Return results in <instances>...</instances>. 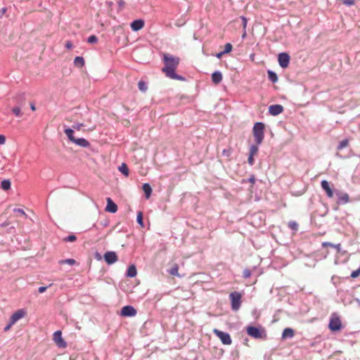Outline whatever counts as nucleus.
I'll return each mask as SVG.
<instances>
[{
	"label": "nucleus",
	"instance_id": "f257e3e1",
	"mask_svg": "<svg viewBox=\"0 0 360 360\" xmlns=\"http://www.w3.org/2000/svg\"><path fill=\"white\" fill-rule=\"evenodd\" d=\"M162 61L164 63V67L162 68V71L167 77L179 81L186 80L184 77L177 75L175 72L180 63V58L179 57L174 56L169 53H163Z\"/></svg>",
	"mask_w": 360,
	"mask_h": 360
},
{
	"label": "nucleus",
	"instance_id": "f03ea898",
	"mask_svg": "<svg viewBox=\"0 0 360 360\" xmlns=\"http://www.w3.org/2000/svg\"><path fill=\"white\" fill-rule=\"evenodd\" d=\"M265 124L262 122H256L252 128V134L255 141L257 145H260L264 138Z\"/></svg>",
	"mask_w": 360,
	"mask_h": 360
},
{
	"label": "nucleus",
	"instance_id": "7ed1b4c3",
	"mask_svg": "<svg viewBox=\"0 0 360 360\" xmlns=\"http://www.w3.org/2000/svg\"><path fill=\"white\" fill-rule=\"evenodd\" d=\"M342 327V322L340 321V317L335 313H333L330 317V322L328 324L329 329L332 332H337L340 330Z\"/></svg>",
	"mask_w": 360,
	"mask_h": 360
},
{
	"label": "nucleus",
	"instance_id": "20e7f679",
	"mask_svg": "<svg viewBox=\"0 0 360 360\" xmlns=\"http://www.w3.org/2000/svg\"><path fill=\"white\" fill-rule=\"evenodd\" d=\"M229 297L231 302V309L233 311H237L239 309L241 305V298L242 295L238 292H233L229 295Z\"/></svg>",
	"mask_w": 360,
	"mask_h": 360
},
{
	"label": "nucleus",
	"instance_id": "39448f33",
	"mask_svg": "<svg viewBox=\"0 0 360 360\" xmlns=\"http://www.w3.org/2000/svg\"><path fill=\"white\" fill-rule=\"evenodd\" d=\"M213 333L220 339L224 345H229L231 344V338L228 333L223 332L217 328L213 330Z\"/></svg>",
	"mask_w": 360,
	"mask_h": 360
},
{
	"label": "nucleus",
	"instance_id": "423d86ee",
	"mask_svg": "<svg viewBox=\"0 0 360 360\" xmlns=\"http://www.w3.org/2000/svg\"><path fill=\"white\" fill-rule=\"evenodd\" d=\"M246 331L248 335L254 338H261L262 336V330L259 327L249 326L246 328Z\"/></svg>",
	"mask_w": 360,
	"mask_h": 360
},
{
	"label": "nucleus",
	"instance_id": "0eeeda50",
	"mask_svg": "<svg viewBox=\"0 0 360 360\" xmlns=\"http://www.w3.org/2000/svg\"><path fill=\"white\" fill-rule=\"evenodd\" d=\"M290 59V58L289 54L285 52L280 53L278 56V64L282 68H286L288 67Z\"/></svg>",
	"mask_w": 360,
	"mask_h": 360
},
{
	"label": "nucleus",
	"instance_id": "6e6552de",
	"mask_svg": "<svg viewBox=\"0 0 360 360\" xmlns=\"http://www.w3.org/2000/svg\"><path fill=\"white\" fill-rule=\"evenodd\" d=\"M136 314V309L131 305L124 306L121 309V315L122 316L131 317V316H134Z\"/></svg>",
	"mask_w": 360,
	"mask_h": 360
},
{
	"label": "nucleus",
	"instance_id": "1a4fd4ad",
	"mask_svg": "<svg viewBox=\"0 0 360 360\" xmlns=\"http://www.w3.org/2000/svg\"><path fill=\"white\" fill-rule=\"evenodd\" d=\"M104 260L105 262L110 265L117 261V255L115 252L107 251L103 255Z\"/></svg>",
	"mask_w": 360,
	"mask_h": 360
},
{
	"label": "nucleus",
	"instance_id": "9d476101",
	"mask_svg": "<svg viewBox=\"0 0 360 360\" xmlns=\"http://www.w3.org/2000/svg\"><path fill=\"white\" fill-rule=\"evenodd\" d=\"M53 340L56 343L57 346L60 348H64L67 346V343L62 338V332L60 330H57L53 333Z\"/></svg>",
	"mask_w": 360,
	"mask_h": 360
},
{
	"label": "nucleus",
	"instance_id": "9b49d317",
	"mask_svg": "<svg viewBox=\"0 0 360 360\" xmlns=\"http://www.w3.org/2000/svg\"><path fill=\"white\" fill-rule=\"evenodd\" d=\"M321 186L328 198H331L333 197L334 193H335V191H333L330 186V183L327 180L321 181Z\"/></svg>",
	"mask_w": 360,
	"mask_h": 360
},
{
	"label": "nucleus",
	"instance_id": "f8f14e48",
	"mask_svg": "<svg viewBox=\"0 0 360 360\" xmlns=\"http://www.w3.org/2000/svg\"><path fill=\"white\" fill-rule=\"evenodd\" d=\"M335 195L338 197L337 203L339 205H344L349 201V196L346 193H342L340 191L336 190Z\"/></svg>",
	"mask_w": 360,
	"mask_h": 360
},
{
	"label": "nucleus",
	"instance_id": "ddd939ff",
	"mask_svg": "<svg viewBox=\"0 0 360 360\" xmlns=\"http://www.w3.org/2000/svg\"><path fill=\"white\" fill-rule=\"evenodd\" d=\"M13 100L15 102V106H19L22 108L26 105V98L24 93L17 94Z\"/></svg>",
	"mask_w": 360,
	"mask_h": 360
},
{
	"label": "nucleus",
	"instance_id": "4468645a",
	"mask_svg": "<svg viewBox=\"0 0 360 360\" xmlns=\"http://www.w3.org/2000/svg\"><path fill=\"white\" fill-rule=\"evenodd\" d=\"M107 205L105 208V211L110 213H115L117 211V205L115 203V202L110 198H106Z\"/></svg>",
	"mask_w": 360,
	"mask_h": 360
},
{
	"label": "nucleus",
	"instance_id": "2eb2a0df",
	"mask_svg": "<svg viewBox=\"0 0 360 360\" xmlns=\"http://www.w3.org/2000/svg\"><path fill=\"white\" fill-rule=\"evenodd\" d=\"M283 110V107L280 104H274L269 107V112L273 116H276L281 114Z\"/></svg>",
	"mask_w": 360,
	"mask_h": 360
},
{
	"label": "nucleus",
	"instance_id": "dca6fc26",
	"mask_svg": "<svg viewBox=\"0 0 360 360\" xmlns=\"http://www.w3.org/2000/svg\"><path fill=\"white\" fill-rule=\"evenodd\" d=\"M25 314V311L23 309H19L12 314L10 318L11 324L15 323L18 320L22 319Z\"/></svg>",
	"mask_w": 360,
	"mask_h": 360
},
{
	"label": "nucleus",
	"instance_id": "f3484780",
	"mask_svg": "<svg viewBox=\"0 0 360 360\" xmlns=\"http://www.w3.org/2000/svg\"><path fill=\"white\" fill-rule=\"evenodd\" d=\"M144 20L142 19L134 20L131 23V28L133 31H139L144 26Z\"/></svg>",
	"mask_w": 360,
	"mask_h": 360
},
{
	"label": "nucleus",
	"instance_id": "a211bd4d",
	"mask_svg": "<svg viewBox=\"0 0 360 360\" xmlns=\"http://www.w3.org/2000/svg\"><path fill=\"white\" fill-rule=\"evenodd\" d=\"M72 143L83 148H87L90 146L89 142L84 138H75V141Z\"/></svg>",
	"mask_w": 360,
	"mask_h": 360
},
{
	"label": "nucleus",
	"instance_id": "6ab92c4d",
	"mask_svg": "<svg viewBox=\"0 0 360 360\" xmlns=\"http://www.w3.org/2000/svg\"><path fill=\"white\" fill-rule=\"evenodd\" d=\"M295 335V331L291 328H285L282 333V338H292Z\"/></svg>",
	"mask_w": 360,
	"mask_h": 360
},
{
	"label": "nucleus",
	"instance_id": "aec40b11",
	"mask_svg": "<svg viewBox=\"0 0 360 360\" xmlns=\"http://www.w3.org/2000/svg\"><path fill=\"white\" fill-rule=\"evenodd\" d=\"M222 80V74L219 71H215L212 74V81L214 84H219Z\"/></svg>",
	"mask_w": 360,
	"mask_h": 360
},
{
	"label": "nucleus",
	"instance_id": "412c9836",
	"mask_svg": "<svg viewBox=\"0 0 360 360\" xmlns=\"http://www.w3.org/2000/svg\"><path fill=\"white\" fill-rule=\"evenodd\" d=\"M142 189L145 193L146 198L148 199L152 193V188L150 185L148 183H145L142 186Z\"/></svg>",
	"mask_w": 360,
	"mask_h": 360
},
{
	"label": "nucleus",
	"instance_id": "4be33fe9",
	"mask_svg": "<svg viewBox=\"0 0 360 360\" xmlns=\"http://www.w3.org/2000/svg\"><path fill=\"white\" fill-rule=\"evenodd\" d=\"M137 271L134 264L129 266L127 270L126 276L133 278L136 276Z\"/></svg>",
	"mask_w": 360,
	"mask_h": 360
},
{
	"label": "nucleus",
	"instance_id": "5701e85b",
	"mask_svg": "<svg viewBox=\"0 0 360 360\" xmlns=\"http://www.w3.org/2000/svg\"><path fill=\"white\" fill-rule=\"evenodd\" d=\"M322 247L326 248V247H331L337 250L338 253L341 252V244H333L330 242H323L322 243Z\"/></svg>",
	"mask_w": 360,
	"mask_h": 360
},
{
	"label": "nucleus",
	"instance_id": "b1692460",
	"mask_svg": "<svg viewBox=\"0 0 360 360\" xmlns=\"http://www.w3.org/2000/svg\"><path fill=\"white\" fill-rule=\"evenodd\" d=\"M64 133L68 136V139L73 142L75 139V137L74 136V130L73 129L65 127L64 129Z\"/></svg>",
	"mask_w": 360,
	"mask_h": 360
},
{
	"label": "nucleus",
	"instance_id": "393cba45",
	"mask_svg": "<svg viewBox=\"0 0 360 360\" xmlns=\"http://www.w3.org/2000/svg\"><path fill=\"white\" fill-rule=\"evenodd\" d=\"M268 79L273 83H276L278 82V76L277 74L271 70H267Z\"/></svg>",
	"mask_w": 360,
	"mask_h": 360
},
{
	"label": "nucleus",
	"instance_id": "a878e982",
	"mask_svg": "<svg viewBox=\"0 0 360 360\" xmlns=\"http://www.w3.org/2000/svg\"><path fill=\"white\" fill-rule=\"evenodd\" d=\"M168 273L172 276H179V265L174 264L172 267L167 270Z\"/></svg>",
	"mask_w": 360,
	"mask_h": 360
},
{
	"label": "nucleus",
	"instance_id": "bb28decb",
	"mask_svg": "<svg viewBox=\"0 0 360 360\" xmlns=\"http://www.w3.org/2000/svg\"><path fill=\"white\" fill-rule=\"evenodd\" d=\"M11 182L9 179H4L1 182V188L5 191L11 188Z\"/></svg>",
	"mask_w": 360,
	"mask_h": 360
},
{
	"label": "nucleus",
	"instance_id": "cd10ccee",
	"mask_svg": "<svg viewBox=\"0 0 360 360\" xmlns=\"http://www.w3.org/2000/svg\"><path fill=\"white\" fill-rule=\"evenodd\" d=\"M118 169L125 176H129V169H128L127 164L122 163V165L119 167Z\"/></svg>",
	"mask_w": 360,
	"mask_h": 360
},
{
	"label": "nucleus",
	"instance_id": "c85d7f7f",
	"mask_svg": "<svg viewBox=\"0 0 360 360\" xmlns=\"http://www.w3.org/2000/svg\"><path fill=\"white\" fill-rule=\"evenodd\" d=\"M74 64L77 67H82L84 65V59L82 56H77L74 59Z\"/></svg>",
	"mask_w": 360,
	"mask_h": 360
},
{
	"label": "nucleus",
	"instance_id": "c756f323",
	"mask_svg": "<svg viewBox=\"0 0 360 360\" xmlns=\"http://www.w3.org/2000/svg\"><path fill=\"white\" fill-rule=\"evenodd\" d=\"M21 108L15 105L12 108V112L17 117H21L22 116V112H21Z\"/></svg>",
	"mask_w": 360,
	"mask_h": 360
},
{
	"label": "nucleus",
	"instance_id": "7c9ffc66",
	"mask_svg": "<svg viewBox=\"0 0 360 360\" xmlns=\"http://www.w3.org/2000/svg\"><path fill=\"white\" fill-rule=\"evenodd\" d=\"M138 87H139V89L142 92H146L148 89L146 83L142 80L139 82Z\"/></svg>",
	"mask_w": 360,
	"mask_h": 360
},
{
	"label": "nucleus",
	"instance_id": "2f4dec72",
	"mask_svg": "<svg viewBox=\"0 0 360 360\" xmlns=\"http://www.w3.org/2000/svg\"><path fill=\"white\" fill-rule=\"evenodd\" d=\"M258 150H259L258 145L257 143L255 145L252 144L250 146L249 154L252 155H255L257 153Z\"/></svg>",
	"mask_w": 360,
	"mask_h": 360
},
{
	"label": "nucleus",
	"instance_id": "473e14b6",
	"mask_svg": "<svg viewBox=\"0 0 360 360\" xmlns=\"http://www.w3.org/2000/svg\"><path fill=\"white\" fill-rule=\"evenodd\" d=\"M348 143H349L348 139H344L339 143V144L337 147V149L338 150H340L345 148V147H347L348 146Z\"/></svg>",
	"mask_w": 360,
	"mask_h": 360
},
{
	"label": "nucleus",
	"instance_id": "72a5a7b5",
	"mask_svg": "<svg viewBox=\"0 0 360 360\" xmlns=\"http://www.w3.org/2000/svg\"><path fill=\"white\" fill-rule=\"evenodd\" d=\"M136 221L141 227H144L143 214L141 212H139L137 214Z\"/></svg>",
	"mask_w": 360,
	"mask_h": 360
},
{
	"label": "nucleus",
	"instance_id": "f704fd0d",
	"mask_svg": "<svg viewBox=\"0 0 360 360\" xmlns=\"http://www.w3.org/2000/svg\"><path fill=\"white\" fill-rule=\"evenodd\" d=\"M59 264H68L69 265H74L76 264V260L74 259H66L59 261Z\"/></svg>",
	"mask_w": 360,
	"mask_h": 360
},
{
	"label": "nucleus",
	"instance_id": "c9c22d12",
	"mask_svg": "<svg viewBox=\"0 0 360 360\" xmlns=\"http://www.w3.org/2000/svg\"><path fill=\"white\" fill-rule=\"evenodd\" d=\"M288 227L291 229L293 231H297L298 229V224L295 221H290L288 223Z\"/></svg>",
	"mask_w": 360,
	"mask_h": 360
},
{
	"label": "nucleus",
	"instance_id": "e433bc0d",
	"mask_svg": "<svg viewBox=\"0 0 360 360\" xmlns=\"http://www.w3.org/2000/svg\"><path fill=\"white\" fill-rule=\"evenodd\" d=\"M87 41L89 44H96L98 41V37L96 35H91L88 37Z\"/></svg>",
	"mask_w": 360,
	"mask_h": 360
},
{
	"label": "nucleus",
	"instance_id": "4c0bfd02",
	"mask_svg": "<svg viewBox=\"0 0 360 360\" xmlns=\"http://www.w3.org/2000/svg\"><path fill=\"white\" fill-rule=\"evenodd\" d=\"M77 240V237L74 234L69 235L66 238H64L65 242H74Z\"/></svg>",
	"mask_w": 360,
	"mask_h": 360
},
{
	"label": "nucleus",
	"instance_id": "58836bf2",
	"mask_svg": "<svg viewBox=\"0 0 360 360\" xmlns=\"http://www.w3.org/2000/svg\"><path fill=\"white\" fill-rule=\"evenodd\" d=\"M233 46L231 44L227 43L224 46V50L223 51L225 53H229L232 51Z\"/></svg>",
	"mask_w": 360,
	"mask_h": 360
},
{
	"label": "nucleus",
	"instance_id": "ea45409f",
	"mask_svg": "<svg viewBox=\"0 0 360 360\" xmlns=\"http://www.w3.org/2000/svg\"><path fill=\"white\" fill-rule=\"evenodd\" d=\"M360 275V266L358 269L353 271L351 274V277L352 278H356Z\"/></svg>",
	"mask_w": 360,
	"mask_h": 360
},
{
	"label": "nucleus",
	"instance_id": "a19ab883",
	"mask_svg": "<svg viewBox=\"0 0 360 360\" xmlns=\"http://www.w3.org/2000/svg\"><path fill=\"white\" fill-rule=\"evenodd\" d=\"M240 18L243 22V30H246L247 24H248V20L245 16H240Z\"/></svg>",
	"mask_w": 360,
	"mask_h": 360
},
{
	"label": "nucleus",
	"instance_id": "79ce46f5",
	"mask_svg": "<svg viewBox=\"0 0 360 360\" xmlns=\"http://www.w3.org/2000/svg\"><path fill=\"white\" fill-rule=\"evenodd\" d=\"M83 126L84 124L82 123H75V124L72 125V128L79 131Z\"/></svg>",
	"mask_w": 360,
	"mask_h": 360
},
{
	"label": "nucleus",
	"instance_id": "37998d69",
	"mask_svg": "<svg viewBox=\"0 0 360 360\" xmlns=\"http://www.w3.org/2000/svg\"><path fill=\"white\" fill-rule=\"evenodd\" d=\"M248 162L250 165H254V163H255L254 155H252L249 154V156H248Z\"/></svg>",
	"mask_w": 360,
	"mask_h": 360
},
{
	"label": "nucleus",
	"instance_id": "c03bdc74",
	"mask_svg": "<svg viewBox=\"0 0 360 360\" xmlns=\"http://www.w3.org/2000/svg\"><path fill=\"white\" fill-rule=\"evenodd\" d=\"M343 4L347 6H351L354 4V0H343Z\"/></svg>",
	"mask_w": 360,
	"mask_h": 360
},
{
	"label": "nucleus",
	"instance_id": "a18cd8bd",
	"mask_svg": "<svg viewBox=\"0 0 360 360\" xmlns=\"http://www.w3.org/2000/svg\"><path fill=\"white\" fill-rule=\"evenodd\" d=\"M250 275H251V272L250 270H248V269L244 270V271H243V277L244 278H248L250 276Z\"/></svg>",
	"mask_w": 360,
	"mask_h": 360
},
{
	"label": "nucleus",
	"instance_id": "49530a36",
	"mask_svg": "<svg viewBox=\"0 0 360 360\" xmlns=\"http://www.w3.org/2000/svg\"><path fill=\"white\" fill-rule=\"evenodd\" d=\"M15 212H18V213H20L25 216H27L25 212H24L23 210L22 209H20V208H15L14 210H13Z\"/></svg>",
	"mask_w": 360,
	"mask_h": 360
},
{
	"label": "nucleus",
	"instance_id": "de8ad7c7",
	"mask_svg": "<svg viewBox=\"0 0 360 360\" xmlns=\"http://www.w3.org/2000/svg\"><path fill=\"white\" fill-rule=\"evenodd\" d=\"M6 142L5 136L0 134V145L4 144Z\"/></svg>",
	"mask_w": 360,
	"mask_h": 360
},
{
	"label": "nucleus",
	"instance_id": "09e8293b",
	"mask_svg": "<svg viewBox=\"0 0 360 360\" xmlns=\"http://www.w3.org/2000/svg\"><path fill=\"white\" fill-rule=\"evenodd\" d=\"M47 288V286H41L39 288L38 291L40 293H43L46 290Z\"/></svg>",
	"mask_w": 360,
	"mask_h": 360
},
{
	"label": "nucleus",
	"instance_id": "8fccbe9b",
	"mask_svg": "<svg viewBox=\"0 0 360 360\" xmlns=\"http://www.w3.org/2000/svg\"><path fill=\"white\" fill-rule=\"evenodd\" d=\"M101 224L104 226V227H106L109 225V221L108 219H105L104 221H101Z\"/></svg>",
	"mask_w": 360,
	"mask_h": 360
},
{
	"label": "nucleus",
	"instance_id": "3c124183",
	"mask_svg": "<svg viewBox=\"0 0 360 360\" xmlns=\"http://www.w3.org/2000/svg\"><path fill=\"white\" fill-rule=\"evenodd\" d=\"M249 182L252 183V184H254L255 183V176L254 175H252L248 180Z\"/></svg>",
	"mask_w": 360,
	"mask_h": 360
},
{
	"label": "nucleus",
	"instance_id": "603ef678",
	"mask_svg": "<svg viewBox=\"0 0 360 360\" xmlns=\"http://www.w3.org/2000/svg\"><path fill=\"white\" fill-rule=\"evenodd\" d=\"M117 3H118L119 7L120 8H123L125 4V3L123 0H119Z\"/></svg>",
	"mask_w": 360,
	"mask_h": 360
},
{
	"label": "nucleus",
	"instance_id": "864d4df0",
	"mask_svg": "<svg viewBox=\"0 0 360 360\" xmlns=\"http://www.w3.org/2000/svg\"><path fill=\"white\" fill-rule=\"evenodd\" d=\"M72 44L71 41H66V43H65L66 48L70 49V48H72Z\"/></svg>",
	"mask_w": 360,
	"mask_h": 360
},
{
	"label": "nucleus",
	"instance_id": "5fc2aeb1",
	"mask_svg": "<svg viewBox=\"0 0 360 360\" xmlns=\"http://www.w3.org/2000/svg\"><path fill=\"white\" fill-rule=\"evenodd\" d=\"M13 324H11V321H9V323L4 328V330L6 331L10 329V328L13 326Z\"/></svg>",
	"mask_w": 360,
	"mask_h": 360
},
{
	"label": "nucleus",
	"instance_id": "6e6d98bb",
	"mask_svg": "<svg viewBox=\"0 0 360 360\" xmlns=\"http://www.w3.org/2000/svg\"><path fill=\"white\" fill-rule=\"evenodd\" d=\"M184 24V22H181L179 20H177L176 22H175V25H176V27H181V26H182Z\"/></svg>",
	"mask_w": 360,
	"mask_h": 360
},
{
	"label": "nucleus",
	"instance_id": "4d7b16f0",
	"mask_svg": "<svg viewBox=\"0 0 360 360\" xmlns=\"http://www.w3.org/2000/svg\"><path fill=\"white\" fill-rule=\"evenodd\" d=\"M224 54H226V53H224V51H221V52H219V53H217L216 56H217V58H221V56H222L223 55H224Z\"/></svg>",
	"mask_w": 360,
	"mask_h": 360
},
{
	"label": "nucleus",
	"instance_id": "13d9d810",
	"mask_svg": "<svg viewBox=\"0 0 360 360\" xmlns=\"http://www.w3.org/2000/svg\"><path fill=\"white\" fill-rule=\"evenodd\" d=\"M30 108L33 111L36 110V107L34 103H30Z\"/></svg>",
	"mask_w": 360,
	"mask_h": 360
},
{
	"label": "nucleus",
	"instance_id": "bf43d9fd",
	"mask_svg": "<svg viewBox=\"0 0 360 360\" xmlns=\"http://www.w3.org/2000/svg\"><path fill=\"white\" fill-rule=\"evenodd\" d=\"M246 36H247L246 30H243V33L241 37L243 39H245L246 37Z\"/></svg>",
	"mask_w": 360,
	"mask_h": 360
},
{
	"label": "nucleus",
	"instance_id": "052dcab7",
	"mask_svg": "<svg viewBox=\"0 0 360 360\" xmlns=\"http://www.w3.org/2000/svg\"><path fill=\"white\" fill-rule=\"evenodd\" d=\"M6 8H2V12H3V13H5V12H6Z\"/></svg>",
	"mask_w": 360,
	"mask_h": 360
},
{
	"label": "nucleus",
	"instance_id": "680f3d73",
	"mask_svg": "<svg viewBox=\"0 0 360 360\" xmlns=\"http://www.w3.org/2000/svg\"><path fill=\"white\" fill-rule=\"evenodd\" d=\"M96 257H97L98 258H100V255H99V254H98V253H96Z\"/></svg>",
	"mask_w": 360,
	"mask_h": 360
}]
</instances>
